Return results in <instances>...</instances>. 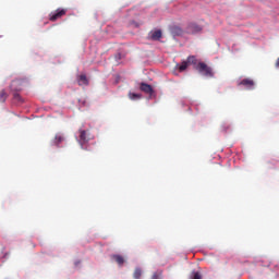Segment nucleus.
I'll list each match as a JSON object with an SVG mask.
<instances>
[{"instance_id": "nucleus-15", "label": "nucleus", "mask_w": 279, "mask_h": 279, "mask_svg": "<svg viewBox=\"0 0 279 279\" xmlns=\"http://www.w3.org/2000/svg\"><path fill=\"white\" fill-rule=\"evenodd\" d=\"M141 276H143V270H141V268H136L134 274H133V278L134 279H141Z\"/></svg>"}, {"instance_id": "nucleus-17", "label": "nucleus", "mask_w": 279, "mask_h": 279, "mask_svg": "<svg viewBox=\"0 0 279 279\" xmlns=\"http://www.w3.org/2000/svg\"><path fill=\"white\" fill-rule=\"evenodd\" d=\"M187 64H197V59L195 56H190L186 60Z\"/></svg>"}, {"instance_id": "nucleus-5", "label": "nucleus", "mask_w": 279, "mask_h": 279, "mask_svg": "<svg viewBox=\"0 0 279 279\" xmlns=\"http://www.w3.org/2000/svg\"><path fill=\"white\" fill-rule=\"evenodd\" d=\"M80 140L78 143L81 145V147H84L85 143H88L89 138H88V132H86L85 130H80Z\"/></svg>"}, {"instance_id": "nucleus-11", "label": "nucleus", "mask_w": 279, "mask_h": 279, "mask_svg": "<svg viewBox=\"0 0 279 279\" xmlns=\"http://www.w3.org/2000/svg\"><path fill=\"white\" fill-rule=\"evenodd\" d=\"M111 259L116 260L118 263V265H123L125 263V258L123 257V255H111Z\"/></svg>"}, {"instance_id": "nucleus-6", "label": "nucleus", "mask_w": 279, "mask_h": 279, "mask_svg": "<svg viewBox=\"0 0 279 279\" xmlns=\"http://www.w3.org/2000/svg\"><path fill=\"white\" fill-rule=\"evenodd\" d=\"M202 32V26L197 25L196 23H191L187 26L189 34H199Z\"/></svg>"}, {"instance_id": "nucleus-2", "label": "nucleus", "mask_w": 279, "mask_h": 279, "mask_svg": "<svg viewBox=\"0 0 279 279\" xmlns=\"http://www.w3.org/2000/svg\"><path fill=\"white\" fill-rule=\"evenodd\" d=\"M66 14V9H57L56 12L50 13L49 21L56 23L58 19H62Z\"/></svg>"}, {"instance_id": "nucleus-13", "label": "nucleus", "mask_w": 279, "mask_h": 279, "mask_svg": "<svg viewBox=\"0 0 279 279\" xmlns=\"http://www.w3.org/2000/svg\"><path fill=\"white\" fill-rule=\"evenodd\" d=\"M8 99V93L5 90L0 92V104H5V100Z\"/></svg>"}, {"instance_id": "nucleus-8", "label": "nucleus", "mask_w": 279, "mask_h": 279, "mask_svg": "<svg viewBox=\"0 0 279 279\" xmlns=\"http://www.w3.org/2000/svg\"><path fill=\"white\" fill-rule=\"evenodd\" d=\"M150 40H159L162 38V31L157 29L149 33Z\"/></svg>"}, {"instance_id": "nucleus-4", "label": "nucleus", "mask_w": 279, "mask_h": 279, "mask_svg": "<svg viewBox=\"0 0 279 279\" xmlns=\"http://www.w3.org/2000/svg\"><path fill=\"white\" fill-rule=\"evenodd\" d=\"M14 86H19V82L17 81H13L11 84V90H13V99H15V101H19L20 104L23 102V98H21V94H19V90H21V88H14Z\"/></svg>"}, {"instance_id": "nucleus-18", "label": "nucleus", "mask_w": 279, "mask_h": 279, "mask_svg": "<svg viewBox=\"0 0 279 279\" xmlns=\"http://www.w3.org/2000/svg\"><path fill=\"white\" fill-rule=\"evenodd\" d=\"M190 279H202V274L198 271H193Z\"/></svg>"}, {"instance_id": "nucleus-3", "label": "nucleus", "mask_w": 279, "mask_h": 279, "mask_svg": "<svg viewBox=\"0 0 279 279\" xmlns=\"http://www.w3.org/2000/svg\"><path fill=\"white\" fill-rule=\"evenodd\" d=\"M238 86H243L247 90H253L254 86H256V83L252 78H244L238 84Z\"/></svg>"}, {"instance_id": "nucleus-7", "label": "nucleus", "mask_w": 279, "mask_h": 279, "mask_svg": "<svg viewBox=\"0 0 279 279\" xmlns=\"http://www.w3.org/2000/svg\"><path fill=\"white\" fill-rule=\"evenodd\" d=\"M140 89L142 90V93H146L147 95H151V93H154V88L151 87V85L146 83H141Z\"/></svg>"}, {"instance_id": "nucleus-16", "label": "nucleus", "mask_w": 279, "mask_h": 279, "mask_svg": "<svg viewBox=\"0 0 279 279\" xmlns=\"http://www.w3.org/2000/svg\"><path fill=\"white\" fill-rule=\"evenodd\" d=\"M186 69H189V62L183 61L181 65H179V71L182 73V71H186Z\"/></svg>"}, {"instance_id": "nucleus-19", "label": "nucleus", "mask_w": 279, "mask_h": 279, "mask_svg": "<svg viewBox=\"0 0 279 279\" xmlns=\"http://www.w3.org/2000/svg\"><path fill=\"white\" fill-rule=\"evenodd\" d=\"M151 279H160V275L158 272H155L153 275Z\"/></svg>"}, {"instance_id": "nucleus-1", "label": "nucleus", "mask_w": 279, "mask_h": 279, "mask_svg": "<svg viewBox=\"0 0 279 279\" xmlns=\"http://www.w3.org/2000/svg\"><path fill=\"white\" fill-rule=\"evenodd\" d=\"M196 70L201 75H204L205 77H215V72L213 71V68L208 66V64L204 62H199L196 66Z\"/></svg>"}, {"instance_id": "nucleus-12", "label": "nucleus", "mask_w": 279, "mask_h": 279, "mask_svg": "<svg viewBox=\"0 0 279 279\" xmlns=\"http://www.w3.org/2000/svg\"><path fill=\"white\" fill-rule=\"evenodd\" d=\"M64 141V135L62 134H57L54 136V140L52 141L53 145H56L57 147L60 145V143H63Z\"/></svg>"}, {"instance_id": "nucleus-10", "label": "nucleus", "mask_w": 279, "mask_h": 279, "mask_svg": "<svg viewBox=\"0 0 279 279\" xmlns=\"http://www.w3.org/2000/svg\"><path fill=\"white\" fill-rule=\"evenodd\" d=\"M78 86H88V77L86 74H81L77 77Z\"/></svg>"}, {"instance_id": "nucleus-14", "label": "nucleus", "mask_w": 279, "mask_h": 279, "mask_svg": "<svg viewBox=\"0 0 279 279\" xmlns=\"http://www.w3.org/2000/svg\"><path fill=\"white\" fill-rule=\"evenodd\" d=\"M129 99H132V101H136V99H141V94H135V93L130 92Z\"/></svg>"}, {"instance_id": "nucleus-9", "label": "nucleus", "mask_w": 279, "mask_h": 279, "mask_svg": "<svg viewBox=\"0 0 279 279\" xmlns=\"http://www.w3.org/2000/svg\"><path fill=\"white\" fill-rule=\"evenodd\" d=\"M170 34L173 37L182 36V34H184V31H182L179 26H173L170 28Z\"/></svg>"}]
</instances>
